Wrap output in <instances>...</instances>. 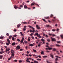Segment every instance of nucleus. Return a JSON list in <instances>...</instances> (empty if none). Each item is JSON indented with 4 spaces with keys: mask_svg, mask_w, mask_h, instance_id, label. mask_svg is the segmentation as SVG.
I'll return each instance as SVG.
<instances>
[{
    "mask_svg": "<svg viewBox=\"0 0 63 63\" xmlns=\"http://www.w3.org/2000/svg\"><path fill=\"white\" fill-rule=\"evenodd\" d=\"M32 29L33 30L32 31L31 30V29L30 30V32H33V33H34L35 31V29H34V28H32Z\"/></svg>",
    "mask_w": 63,
    "mask_h": 63,
    "instance_id": "obj_1",
    "label": "nucleus"
},
{
    "mask_svg": "<svg viewBox=\"0 0 63 63\" xmlns=\"http://www.w3.org/2000/svg\"><path fill=\"white\" fill-rule=\"evenodd\" d=\"M20 6H19L20 7H17V9H21V7L23 8V5H20Z\"/></svg>",
    "mask_w": 63,
    "mask_h": 63,
    "instance_id": "obj_2",
    "label": "nucleus"
},
{
    "mask_svg": "<svg viewBox=\"0 0 63 63\" xmlns=\"http://www.w3.org/2000/svg\"><path fill=\"white\" fill-rule=\"evenodd\" d=\"M16 50H17V49H19L20 48V46H17L16 47Z\"/></svg>",
    "mask_w": 63,
    "mask_h": 63,
    "instance_id": "obj_3",
    "label": "nucleus"
},
{
    "mask_svg": "<svg viewBox=\"0 0 63 63\" xmlns=\"http://www.w3.org/2000/svg\"><path fill=\"white\" fill-rule=\"evenodd\" d=\"M55 57H57V58H56L55 59V61H57V60H58V58H61V57H59L57 56H56Z\"/></svg>",
    "mask_w": 63,
    "mask_h": 63,
    "instance_id": "obj_4",
    "label": "nucleus"
},
{
    "mask_svg": "<svg viewBox=\"0 0 63 63\" xmlns=\"http://www.w3.org/2000/svg\"><path fill=\"white\" fill-rule=\"evenodd\" d=\"M42 44H43V43H42V42H39V44H38V47H40L42 45Z\"/></svg>",
    "mask_w": 63,
    "mask_h": 63,
    "instance_id": "obj_5",
    "label": "nucleus"
},
{
    "mask_svg": "<svg viewBox=\"0 0 63 63\" xmlns=\"http://www.w3.org/2000/svg\"><path fill=\"white\" fill-rule=\"evenodd\" d=\"M51 40L52 41H55V39L52 38V37H51Z\"/></svg>",
    "mask_w": 63,
    "mask_h": 63,
    "instance_id": "obj_6",
    "label": "nucleus"
},
{
    "mask_svg": "<svg viewBox=\"0 0 63 63\" xmlns=\"http://www.w3.org/2000/svg\"><path fill=\"white\" fill-rule=\"evenodd\" d=\"M11 53H12L11 54V55H12V56H11V57L12 58H13V56H15V54L13 52H12V51H11Z\"/></svg>",
    "mask_w": 63,
    "mask_h": 63,
    "instance_id": "obj_7",
    "label": "nucleus"
},
{
    "mask_svg": "<svg viewBox=\"0 0 63 63\" xmlns=\"http://www.w3.org/2000/svg\"><path fill=\"white\" fill-rule=\"evenodd\" d=\"M34 43L33 44H30L29 45V47H33V46H34Z\"/></svg>",
    "mask_w": 63,
    "mask_h": 63,
    "instance_id": "obj_8",
    "label": "nucleus"
},
{
    "mask_svg": "<svg viewBox=\"0 0 63 63\" xmlns=\"http://www.w3.org/2000/svg\"><path fill=\"white\" fill-rule=\"evenodd\" d=\"M50 57L52 58H53V54L51 53L50 54Z\"/></svg>",
    "mask_w": 63,
    "mask_h": 63,
    "instance_id": "obj_9",
    "label": "nucleus"
},
{
    "mask_svg": "<svg viewBox=\"0 0 63 63\" xmlns=\"http://www.w3.org/2000/svg\"><path fill=\"white\" fill-rule=\"evenodd\" d=\"M36 27L37 29H39L40 28V27L38 26V25H36Z\"/></svg>",
    "mask_w": 63,
    "mask_h": 63,
    "instance_id": "obj_10",
    "label": "nucleus"
},
{
    "mask_svg": "<svg viewBox=\"0 0 63 63\" xmlns=\"http://www.w3.org/2000/svg\"><path fill=\"white\" fill-rule=\"evenodd\" d=\"M7 40L8 43H9V44H10L11 41H10V40H9V39H7Z\"/></svg>",
    "mask_w": 63,
    "mask_h": 63,
    "instance_id": "obj_11",
    "label": "nucleus"
},
{
    "mask_svg": "<svg viewBox=\"0 0 63 63\" xmlns=\"http://www.w3.org/2000/svg\"><path fill=\"white\" fill-rule=\"evenodd\" d=\"M26 26H24V27L23 29V31H25V30H26Z\"/></svg>",
    "mask_w": 63,
    "mask_h": 63,
    "instance_id": "obj_12",
    "label": "nucleus"
},
{
    "mask_svg": "<svg viewBox=\"0 0 63 63\" xmlns=\"http://www.w3.org/2000/svg\"><path fill=\"white\" fill-rule=\"evenodd\" d=\"M45 18L46 19H49V17L47 16V17H45Z\"/></svg>",
    "mask_w": 63,
    "mask_h": 63,
    "instance_id": "obj_13",
    "label": "nucleus"
},
{
    "mask_svg": "<svg viewBox=\"0 0 63 63\" xmlns=\"http://www.w3.org/2000/svg\"><path fill=\"white\" fill-rule=\"evenodd\" d=\"M16 45V43L14 42L13 43H12V46H15Z\"/></svg>",
    "mask_w": 63,
    "mask_h": 63,
    "instance_id": "obj_14",
    "label": "nucleus"
},
{
    "mask_svg": "<svg viewBox=\"0 0 63 63\" xmlns=\"http://www.w3.org/2000/svg\"><path fill=\"white\" fill-rule=\"evenodd\" d=\"M10 49L9 48L7 50H6L5 51L6 52H7V51H9V50H10Z\"/></svg>",
    "mask_w": 63,
    "mask_h": 63,
    "instance_id": "obj_15",
    "label": "nucleus"
},
{
    "mask_svg": "<svg viewBox=\"0 0 63 63\" xmlns=\"http://www.w3.org/2000/svg\"><path fill=\"white\" fill-rule=\"evenodd\" d=\"M4 53V52L3 51H0V54H2V53Z\"/></svg>",
    "mask_w": 63,
    "mask_h": 63,
    "instance_id": "obj_16",
    "label": "nucleus"
},
{
    "mask_svg": "<svg viewBox=\"0 0 63 63\" xmlns=\"http://www.w3.org/2000/svg\"><path fill=\"white\" fill-rule=\"evenodd\" d=\"M27 8V6L26 5H25L24 6V8H25V9H26V8Z\"/></svg>",
    "mask_w": 63,
    "mask_h": 63,
    "instance_id": "obj_17",
    "label": "nucleus"
},
{
    "mask_svg": "<svg viewBox=\"0 0 63 63\" xmlns=\"http://www.w3.org/2000/svg\"><path fill=\"white\" fill-rule=\"evenodd\" d=\"M42 20H43V21H45V22H47V21L45 20V19H42Z\"/></svg>",
    "mask_w": 63,
    "mask_h": 63,
    "instance_id": "obj_18",
    "label": "nucleus"
},
{
    "mask_svg": "<svg viewBox=\"0 0 63 63\" xmlns=\"http://www.w3.org/2000/svg\"><path fill=\"white\" fill-rule=\"evenodd\" d=\"M3 58V56L2 55H0V59H2Z\"/></svg>",
    "mask_w": 63,
    "mask_h": 63,
    "instance_id": "obj_19",
    "label": "nucleus"
},
{
    "mask_svg": "<svg viewBox=\"0 0 63 63\" xmlns=\"http://www.w3.org/2000/svg\"><path fill=\"white\" fill-rule=\"evenodd\" d=\"M53 15L52 14H51L50 16V17H51V18L52 17H53Z\"/></svg>",
    "mask_w": 63,
    "mask_h": 63,
    "instance_id": "obj_20",
    "label": "nucleus"
},
{
    "mask_svg": "<svg viewBox=\"0 0 63 63\" xmlns=\"http://www.w3.org/2000/svg\"><path fill=\"white\" fill-rule=\"evenodd\" d=\"M33 52H37V51L34 49H33Z\"/></svg>",
    "mask_w": 63,
    "mask_h": 63,
    "instance_id": "obj_21",
    "label": "nucleus"
},
{
    "mask_svg": "<svg viewBox=\"0 0 63 63\" xmlns=\"http://www.w3.org/2000/svg\"><path fill=\"white\" fill-rule=\"evenodd\" d=\"M21 25V24H19L17 25V27H19V26H20Z\"/></svg>",
    "mask_w": 63,
    "mask_h": 63,
    "instance_id": "obj_22",
    "label": "nucleus"
},
{
    "mask_svg": "<svg viewBox=\"0 0 63 63\" xmlns=\"http://www.w3.org/2000/svg\"><path fill=\"white\" fill-rule=\"evenodd\" d=\"M3 38H4V36H2L1 37H0V39H3Z\"/></svg>",
    "mask_w": 63,
    "mask_h": 63,
    "instance_id": "obj_23",
    "label": "nucleus"
},
{
    "mask_svg": "<svg viewBox=\"0 0 63 63\" xmlns=\"http://www.w3.org/2000/svg\"><path fill=\"white\" fill-rule=\"evenodd\" d=\"M61 38H62V39H63V35H61Z\"/></svg>",
    "mask_w": 63,
    "mask_h": 63,
    "instance_id": "obj_24",
    "label": "nucleus"
},
{
    "mask_svg": "<svg viewBox=\"0 0 63 63\" xmlns=\"http://www.w3.org/2000/svg\"><path fill=\"white\" fill-rule=\"evenodd\" d=\"M12 40H13V41H15V38L14 37H13Z\"/></svg>",
    "mask_w": 63,
    "mask_h": 63,
    "instance_id": "obj_25",
    "label": "nucleus"
},
{
    "mask_svg": "<svg viewBox=\"0 0 63 63\" xmlns=\"http://www.w3.org/2000/svg\"><path fill=\"white\" fill-rule=\"evenodd\" d=\"M22 23L23 24H27V22H22Z\"/></svg>",
    "mask_w": 63,
    "mask_h": 63,
    "instance_id": "obj_26",
    "label": "nucleus"
},
{
    "mask_svg": "<svg viewBox=\"0 0 63 63\" xmlns=\"http://www.w3.org/2000/svg\"><path fill=\"white\" fill-rule=\"evenodd\" d=\"M35 35H36L37 36H38L39 35V34H38V33H36L35 34Z\"/></svg>",
    "mask_w": 63,
    "mask_h": 63,
    "instance_id": "obj_27",
    "label": "nucleus"
},
{
    "mask_svg": "<svg viewBox=\"0 0 63 63\" xmlns=\"http://www.w3.org/2000/svg\"><path fill=\"white\" fill-rule=\"evenodd\" d=\"M38 37L39 38H41V36H40V34H39V35L38 36Z\"/></svg>",
    "mask_w": 63,
    "mask_h": 63,
    "instance_id": "obj_28",
    "label": "nucleus"
},
{
    "mask_svg": "<svg viewBox=\"0 0 63 63\" xmlns=\"http://www.w3.org/2000/svg\"><path fill=\"white\" fill-rule=\"evenodd\" d=\"M20 34H21L22 36H23V34H22V32H20Z\"/></svg>",
    "mask_w": 63,
    "mask_h": 63,
    "instance_id": "obj_29",
    "label": "nucleus"
},
{
    "mask_svg": "<svg viewBox=\"0 0 63 63\" xmlns=\"http://www.w3.org/2000/svg\"><path fill=\"white\" fill-rule=\"evenodd\" d=\"M37 60L38 61H41V59H37Z\"/></svg>",
    "mask_w": 63,
    "mask_h": 63,
    "instance_id": "obj_30",
    "label": "nucleus"
},
{
    "mask_svg": "<svg viewBox=\"0 0 63 63\" xmlns=\"http://www.w3.org/2000/svg\"><path fill=\"white\" fill-rule=\"evenodd\" d=\"M34 34L33 33H31L30 34V36H32V35H34Z\"/></svg>",
    "mask_w": 63,
    "mask_h": 63,
    "instance_id": "obj_31",
    "label": "nucleus"
},
{
    "mask_svg": "<svg viewBox=\"0 0 63 63\" xmlns=\"http://www.w3.org/2000/svg\"><path fill=\"white\" fill-rule=\"evenodd\" d=\"M43 58H47V56H43Z\"/></svg>",
    "mask_w": 63,
    "mask_h": 63,
    "instance_id": "obj_32",
    "label": "nucleus"
},
{
    "mask_svg": "<svg viewBox=\"0 0 63 63\" xmlns=\"http://www.w3.org/2000/svg\"><path fill=\"white\" fill-rule=\"evenodd\" d=\"M47 40L48 42H50V39H47Z\"/></svg>",
    "mask_w": 63,
    "mask_h": 63,
    "instance_id": "obj_33",
    "label": "nucleus"
},
{
    "mask_svg": "<svg viewBox=\"0 0 63 63\" xmlns=\"http://www.w3.org/2000/svg\"><path fill=\"white\" fill-rule=\"evenodd\" d=\"M28 27H29V28H32H32H33L31 26H28Z\"/></svg>",
    "mask_w": 63,
    "mask_h": 63,
    "instance_id": "obj_34",
    "label": "nucleus"
},
{
    "mask_svg": "<svg viewBox=\"0 0 63 63\" xmlns=\"http://www.w3.org/2000/svg\"><path fill=\"white\" fill-rule=\"evenodd\" d=\"M12 36L11 35H10L9 37V39H11V38H12Z\"/></svg>",
    "mask_w": 63,
    "mask_h": 63,
    "instance_id": "obj_35",
    "label": "nucleus"
},
{
    "mask_svg": "<svg viewBox=\"0 0 63 63\" xmlns=\"http://www.w3.org/2000/svg\"><path fill=\"white\" fill-rule=\"evenodd\" d=\"M6 44L7 45H8V46H9V43H8V42H7L6 43Z\"/></svg>",
    "mask_w": 63,
    "mask_h": 63,
    "instance_id": "obj_36",
    "label": "nucleus"
},
{
    "mask_svg": "<svg viewBox=\"0 0 63 63\" xmlns=\"http://www.w3.org/2000/svg\"><path fill=\"white\" fill-rule=\"evenodd\" d=\"M19 63H21L22 62V60H20L19 61Z\"/></svg>",
    "mask_w": 63,
    "mask_h": 63,
    "instance_id": "obj_37",
    "label": "nucleus"
},
{
    "mask_svg": "<svg viewBox=\"0 0 63 63\" xmlns=\"http://www.w3.org/2000/svg\"><path fill=\"white\" fill-rule=\"evenodd\" d=\"M41 53L42 54H44V52L43 51H42V52H41Z\"/></svg>",
    "mask_w": 63,
    "mask_h": 63,
    "instance_id": "obj_38",
    "label": "nucleus"
},
{
    "mask_svg": "<svg viewBox=\"0 0 63 63\" xmlns=\"http://www.w3.org/2000/svg\"><path fill=\"white\" fill-rule=\"evenodd\" d=\"M52 36L53 37H54V36H56V35H55V34H53L52 35Z\"/></svg>",
    "mask_w": 63,
    "mask_h": 63,
    "instance_id": "obj_39",
    "label": "nucleus"
},
{
    "mask_svg": "<svg viewBox=\"0 0 63 63\" xmlns=\"http://www.w3.org/2000/svg\"><path fill=\"white\" fill-rule=\"evenodd\" d=\"M5 47L6 48V50H7L8 49V48H7V46H5Z\"/></svg>",
    "mask_w": 63,
    "mask_h": 63,
    "instance_id": "obj_40",
    "label": "nucleus"
},
{
    "mask_svg": "<svg viewBox=\"0 0 63 63\" xmlns=\"http://www.w3.org/2000/svg\"><path fill=\"white\" fill-rule=\"evenodd\" d=\"M26 62H29V63H30V61H28V60H26Z\"/></svg>",
    "mask_w": 63,
    "mask_h": 63,
    "instance_id": "obj_41",
    "label": "nucleus"
},
{
    "mask_svg": "<svg viewBox=\"0 0 63 63\" xmlns=\"http://www.w3.org/2000/svg\"><path fill=\"white\" fill-rule=\"evenodd\" d=\"M6 35L7 36H9V34L8 33H7Z\"/></svg>",
    "mask_w": 63,
    "mask_h": 63,
    "instance_id": "obj_42",
    "label": "nucleus"
},
{
    "mask_svg": "<svg viewBox=\"0 0 63 63\" xmlns=\"http://www.w3.org/2000/svg\"><path fill=\"white\" fill-rule=\"evenodd\" d=\"M48 49H49V50H50L51 49H52V48H49V47H48Z\"/></svg>",
    "mask_w": 63,
    "mask_h": 63,
    "instance_id": "obj_43",
    "label": "nucleus"
},
{
    "mask_svg": "<svg viewBox=\"0 0 63 63\" xmlns=\"http://www.w3.org/2000/svg\"><path fill=\"white\" fill-rule=\"evenodd\" d=\"M56 46H57V47H60V45H58V44H56Z\"/></svg>",
    "mask_w": 63,
    "mask_h": 63,
    "instance_id": "obj_44",
    "label": "nucleus"
},
{
    "mask_svg": "<svg viewBox=\"0 0 63 63\" xmlns=\"http://www.w3.org/2000/svg\"><path fill=\"white\" fill-rule=\"evenodd\" d=\"M14 8H15V9H17V6H15V7H14Z\"/></svg>",
    "mask_w": 63,
    "mask_h": 63,
    "instance_id": "obj_45",
    "label": "nucleus"
},
{
    "mask_svg": "<svg viewBox=\"0 0 63 63\" xmlns=\"http://www.w3.org/2000/svg\"><path fill=\"white\" fill-rule=\"evenodd\" d=\"M14 37H16V36H17V35H13Z\"/></svg>",
    "mask_w": 63,
    "mask_h": 63,
    "instance_id": "obj_46",
    "label": "nucleus"
},
{
    "mask_svg": "<svg viewBox=\"0 0 63 63\" xmlns=\"http://www.w3.org/2000/svg\"><path fill=\"white\" fill-rule=\"evenodd\" d=\"M34 62H35V63H38V62L35 61H34Z\"/></svg>",
    "mask_w": 63,
    "mask_h": 63,
    "instance_id": "obj_47",
    "label": "nucleus"
},
{
    "mask_svg": "<svg viewBox=\"0 0 63 63\" xmlns=\"http://www.w3.org/2000/svg\"><path fill=\"white\" fill-rule=\"evenodd\" d=\"M35 32H36V33H37L38 32V31L37 30H36L35 31Z\"/></svg>",
    "mask_w": 63,
    "mask_h": 63,
    "instance_id": "obj_48",
    "label": "nucleus"
},
{
    "mask_svg": "<svg viewBox=\"0 0 63 63\" xmlns=\"http://www.w3.org/2000/svg\"><path fill=\"white\" fill-rule=\"evenodd\" d=\"M17 41H18V42H20V40H19V39H17Z\"/></svg>",
    "mask_w": 63,
    "mask_h": 63,
    "instance_id": "obj_49",
    "label": "nucleus"
},
{
    "mask_svg": "<svg viewBox=\"0 0 63 63\" xmlns=\"http://www.w3.org/2000/svg\"><path fill=\"white\" fill-rule=\"evenodd\" d=\"M52 31H55V29H52Z\"/></svg>",
    "mask_w": 63,
    "mask_h": 63,
    "instance_id": "obj_50",
    "label": "nucleus"
},
{
    "mask_svg": "<svg viewBox=\"0 0 63 63\" xmlns=\"http://www.w3.org/2000/svg\"><path fill=\"white\" fill-rule=\"evenodd\" d=\"M17 61V60H14V62H16Z\"/></svg>",
    "mask_w": 63,
    "mask_h": 63,
    "instance_id": "obj_51",
    "label": "nucleus"
},
{
    "mask_svg": "<svg viewBox=\"0 0 63 63\" xmlns=\"http://www.w3.org/2000/svg\"><path fill=\"white\" fill-rule=\"evenodd\" d=\"M53 50L54 51H55L56 50V49L55 48H53Z\"/></svg>",
    "mask_w": 63,
    "mask_h": 63,
    "instance_id": "obj_52",
    "label": "nucleus"
},
{
    "mask_svg": "<svg viewBox=\"0 0 63 63\" xmlns=\"http://www.w3.org/2000/svg\"><path fill=\"white\" fill-rule=\"evenodd\" d=\"M28 41H30V39L29 38H28Z\"/></svg>",
    "mask_w": 63,
    "mask_h": 63,
    "instance_id": "obj_53",
    "label": "nucleus"
},
{
    "mask_svg": "<svg viewBox=\"0 0 63 63\" xmlns=\"http://www.w3.org/2000/svg\"><path fill=\"white\" fill-rule=\"evenodd\" d=\"M55 21V20H52V21L54 22Z\"/></svg>",
    "mask_w": 63,
    "mask_h": 63,
    "instance_id": "obj_54",
    "label": "nucleus"
},
{
    "mask_svg": "<svg viewBox=\"0 0 63 63\" xmlns=\"http://www.w3.org/2000/svg\"><path fill=\"white\" fill-rule=\"evenodd\" d=\"M43 36H46V35H45V34L44 33H43Z\"/></svg>",
    "mask_w": 63,
    "mask_h": 63,
    "instance_id": "obj_55",
    "label": "nucleus"
},
{
    "mask_svg": "<svg viewBox=\"0 0 63 63\" xmlns=\"http://www.w3.org/2000/svg\"><path fill=\"white\" fill-rule=\"evenodd\" d=\"M57 42L59 44H60V41H57Z\"/></svg>",
    "mask_w": 63,
    "mask_h": 63,
    "instance_id": "obj_56",
    "label": "nucleus"
},
{
    "mask_svg": "<svg viewBox=\"0 0 63 63\" xmlns=\"http://www.w3.org/2000/svg\"><path fill=\"white\" fill-rule=\"evenodd\" d=\"M47 27H49V25H47L46 26Z\"/></svg>",
    "mask_w": 63,
    "mask_h": 63,
    "instance_id": "obj_57",
    "label": "nucleus"
},
{
    "mask_svg": "<svg viewBox=\"0 0 63 63\" xmlns=\"http://www.w3.org/2000/svg\"><path fill=\"white\" fill-rule=\"evenodd\" d=\"M12 58H11V57H10V58H9V59H8V60H11V59Z\"/></svg>",
    "mask_w": 63,
    "mask_h": 63,
    "instance_id": "obj_58",
    "label": "nucleus"
},
{
    "mask_svg": "<svg viewBox=\"0 0 63 63\" xmlns=\"http://www.w3.org/2000/svg\"><path fill=\"white\" fill-rule=\"evenodd\" d=\"M20 42L22 43H23V40H21Z\"/></svg>",
    "mask_w": 63,
    "mask_h": 63,
    "instance_id": "obj_59",
    "label": "nucleus"
},
{
    "mask_svg": "<svg viewBox=\"0 0 63 63\" xmlns=\"http://www.w3.org/2000/svg\"><path fill=\"white\" fill-rule=\"evenodd\" d=\"M22 5H24V3L23 2L22 3Z\"/></svg>",
    "mask_w": 63,
    "mask_h": 63,
    "instance_id": "obj_60",
    "label": "nucleus"
},
{
    "mask_svg": "<svg viewBox=\"0 0 63 63\" xmlns=\"http://www.w3.org/2000/svg\"><path fill=\"white\" fill-rule=\"evenodd\" d=\"M41 40L42 41V42H44V40L43 39H41Z\"/></svg>",
    "mask_w": 63,
    "mask_h": 63,
    "instance_id": "obj_61",
    "label": "nucleus"
},
{
    "mask_svg": "<svg viewBox=\"0 0 63 63\" xmlns=\"http://www.w3.org/2000/svg\"><path fill=\"white\" fill-rule=\"evenodd\" d=\"M24 39V37H22V40H23Z\"/></svg>",
    "mask_w": 63,
    "mask_h": 63,
    "instance_id": "obj_62",
    "label": "nucleus"
},
{
    "mask_svg": "<svg viewBox=\"0 0 63 63\" xmlns=\"http://www.w3.org/2000/svg\"><path fill=\"white\" fill-rule=\"evenodd\" d=\"M32 39H34V37L33 36L32 37Z\"/></svg>",
    "mask_w": 63,
    "mask_h": 63,
    "instance_id": "obj_63",
    "label": "nucleus"
},
{
    "mask_svg": "<svg viewBox=\"0 0 63 63\" xmlns=\"http://www.w3.org/2000/svg\"><path fill=\"white\" fill-rule=\"evenodd\" d=\"M33 55V56H36V55H35V54H34V55Z\"/></svg>",
    "mask_w": 63,
    "mask_h": 63,
    "instance_id": "obj_64",
    "label": "nucleus"
}]
</instances>
